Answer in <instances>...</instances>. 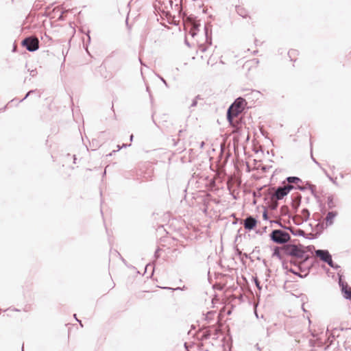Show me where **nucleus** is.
I'll list each match as a JSON object with an SVG mask.
<instances>
[{"instance_id": "1", "label": "nucleus", "mask_w": 351, "mask_h": 351, "mask_svg": "<svg viewBox=\"0 0 351 351\" xmlns=\"http://www.w3.org/2000/svg\"><path fill=\"white\" fill-rule=\"evenodd\" d=\"M245 104L244 99L239 97L229 107L227 112V118L230 122H232V119L243 110Z\"/></svg>"}, {"instance_id": "2", "label": "nucleus", "mask_w": 351, "mask_h": 351, "mask_svg": "<svg viewBox=\"0 0 351 351\" xmlns=\"http://www.w3.org/2000/svg\"><path fill=\"white\" fill-rule=\"evenodd\" d=\"M282 251L285 255L302 258L305 252L302 247L295 245H287L282 248Z\"/></svg>"}, {"instance_id": "3", "label": "nucleus", "mask_w": 351, "mask_h": 351, "mask_svg": "<svg viewBox=\"0 0 351 351\" xmlns=\"http://www.w3.org/2000/svg\"><path fill=\"white\" fill-rule=\"evenodd\" d=\"M271 239L276 243H285L290 239L289 233L282 230H274L270 234Z\"/></svg>"}, {"instance_id": "4", "label": "nucleus", "mask_w": 351, "mask_h": 351, "mask_svg": "<svg viewBox=\"0 0 351 351\" xmlns=\"http://www.w3.org/2000/svg\"><path fill=\"white\" fill-rule=\"evenodd\" d=\"M315 255L318 256L322 261L327 263L328 265L332 268L337 269L339 266L334 265L332 256L328 250H317L315 252Z\"/></svg>"}, {"instance_id": "5", "label": "nucleus", "mask_w": 351, "mask_h": 351, "mask_svg": "<svg viewBox=\"0 0 351 351\" xmlns=\"http://www.w3.org/2000/svg\"><path fill=\"white\" fill-rule=\"evenodd\" d=\"M22 45L25 47L29 51H35L39 47L38 39L36 37H27L22 41Z\"/></svg>"}, {"instance_id": "6", "label": "nucleus", "mask_w": 351, "mask_h": 351, "mask_svg": "<svg viewBox=\"0 0 351 351\" xmlns=\"http://www.w3.org/2000/svg\"><path fill=\"white\" fill-rule=\"evenodd\" d=\"M339 285L341 288V292L343 293V298L351 300V289L348 288L347 283L343 282L340 278L339 280Z\"/></svg>"}, {"instance_id": "7", "label": "nucleus", "mask_w": 351, "mask_h": 351, "mask_svg": "<svg viewBox=\"0 0 351 351\" xmlns=\"http://www.w3.org/2000/svg\"><path fill=\"white\" fill-rule=\"evenodd\" d=\"M257 221L252 216L247 217L244 219L243 226L247 230H252L256 225Z\"/></svg>"}, {"instance_id": "8", "label": "nucleus", "mask_w": 351, "mask_h": 351, "mask_svg": "<svg viewBox=\"0 0 351 351\" xmlns=\"http://www.w3.org/2000/svg\"><path fill=\"white\" fill-rule=\"evenodd\" d=\"M286 190L287 189H285L283 186L278 187L273 197L278 200L282 199L285 196H286L288 194Z\"/></svg>"}, {"instance_id": "9", "label": "nucleus", "mask_w": 351, "mask_h": 351, "mask_svg": "<svg viewBox=\"0 0 351 351\" xmlns=\"http://www.w3.org/2000/svg\"><path fill=\"white\" fill-rule=\"evenodd\" d=\"M337 216L336 212H328L326 217V223L327 226H331L333 223V220Z\"/></svg>"}, {"instance_id": "10", "label": "nucleus", "mask_w": 351, "mask_h": 351, "mask_svg": "<svg viewBox=\"0 0 351 351\" xmlns=\"http://www.w3.org/2000/svg\"><path fill=\"white\" fill-rule=\"evenodd\" d=\"M287 182L289 183V184H291V183H295V184H297L300 182H301V180L298 178V177H288L287 178Z\"/></svg>"}, {"instance_id": "11", "label": "nucleus", "mask_w": 351, "mask_h": 351, "mask_svg": "<svg viewBox=\"0 0 351 351\" xmlns=\"http://www.w3.org/2000/svg\"><path fill=\"white\" fill-rule=\"evenodd\" d=\"M302 216L304 221H306L309 217H310V213L307 209H303L302 210Z\"/></svg>"}, {"instance_id": "12", "label": "nucleus", "mask_w": 351, "mask_h": 351, "mask_svg": "<svg viewBox=\"0 0 351 351\" xmlns=\"http://www.w3.org/2000/svg\"><path fill=\"white\" fill-rule=\"evenodd\" d=\"M237 12L240 16H241L243 18H245L247 16L246 11L242 8H237Z\"/></svg>"}, {"instance_id": "13", "label": "nucleus", "mask_w": 351, "mask_h": 351, "mask_svg": "<svg viewBox=\"0 0 351 351\" xmlns=\"http://www.w3.org/2000/svg\"><path fill=\"white\" fill-rule=\"evenodd\" d=\"M291 232L295 236H304V231L301 229H296L295 230H291Z\"/></svg>"}, {"instance_id": "14", "label": "nucleus", "mask_w": 351, "mask_h": 351, "mask_svg": "<svg viewBox=\"0 0 351 351\" xmlns=\"http://www.w3.org/2000/svg\"><path fill=\"white\" fill-rule=\"evenodd\" d=\"M273 256L278 257L279 259H281V255H280V252L279 251L278 247H276L274 249V251L273 252Z\"/></svg>"}, {"instance_id": "15", "label": "nucleus", "mask_w": 351, "mask_h": 351, "mask_svg": "<svg viewBox=\"0 0 351 351\" xmlns=\"http://www.w3.org/2000/svg\"><path fill=\"white\" fill-rule=\"evenodd\" d=\"M283 187H284L285 189H287V190H286V191H287L288 193H289V191H290L291 190H292V189H293V186L291 184H287V185L284 186Z\"/></svg>"}, {"instance_id": "16", "label": "nucleus", "mask_w": 351, "mask_h": 351, "mask_svg": "<svg viewBox=\"0 0 351 351\" xmlns=\"http://www.w3.org/2000/svg\"><path fill=\"white\" fill-rule=\"evenodd\" d=\"M198 50L202 53L205 52L207 50V47L204 45H200L198 48Z\"/></svg>"}, {"instance_id": "17", "label": "nucleus", "mask_w": 351, "mask_h": 351, "mask_svg": "<svg viewBox=\"0 0 351 351\" xmlns=\"http://www.w3.org/2000/svg\"><path fill=\"white\" fill-rule=\"evenodd\" d=\"M197 106V99H194L191 104V107H195Z\"/></svg>"}, {"instance_id": "18", "label": "nucleus", "mask_w": 351, "mask_h": 351, "mask_svg": "<svg viewBox=\"0 0 351 351\" xmlns=\"http://www.w3.org/2000/svg\"><path fill=\"white\" fill-rule=\"evenodd\" d=\"M160 80L162 81V82H163V83H164V84H165L167 87H168V86H168V84H167V82H166V80H165L163 77H160Z\"/></svg>"}, {"instance_id": "19", "label": "nucleus", "mask_w": 351, "mask_h": 351, "mask_svg": "<svg viewBox=\"0 0 351 351\" xmlns=\"http://www.w3.org/2000/svg\"><path fill=\"white\" fill-rule=\"evenodd\" d=\"M122 148L121 146L120 145H117V151H119ZM117 152V150H114L112 153L109 154L108 156H112V153Z\"/></svg>"}, {"instance_id": "20", "label": "nucleus", "mask_w": 351, "mask_h": 351, "mask_svg": "<svg viewBox=\"0 0 351 351\" xmlns=\"http://www.w3.org/2000/svg\"><path fill=\"white\" fill-rule=\"evenodd\" d=\"M33 92H34V90H30V91H29V92L26 94L25 97L23 99H21V101H23L24 99H26L29 95H30V94H31V93H32Z\"/></svg>"}, {"instance_id": "21", "label": "nucleus", "mask_w": 351, "mask_h": 351, "mask_svg": "<svg viewBox=\"0 0 351 351\" xmlns=\"http://www.w3.org/2000/svg\"><path fill=\"white\" fill-rule=\"evenodd\" d=\"M255 283H256V287H257L259 289H261V287H260V282H258V280L257 279H255Z\"/></svg>"}, {"instance_id": "22", "label": "nucleus", "mask_w": 351, "mask_h": 351, "mask_svg": "<svg viewBox=\"0 0 351 351\" xmlns=\"http://www.w3.org/2000/svg\"><path fill=\"white\" fill-rule=\"evenodd\" d=\"M204 31H205V34H206V39L208 40V36H207L208 29H207L206 27H204Z\"/></svg>"}, {"instance_id": "23", "label": "nucleus", "mask_w": 351, "mask_h": 351, "mask_svg": "<svg viewBox=\"0 0 351 351\" xmlns=\"http://www.w3.org/2000/svg\"><path fill=\"white\" fill-rule=\"evenodd\" d=\"M127 146H128V145H127V144H123V145H121L122 148H123V147H126ZM128 146H130V145H128Z\"/></svg>"}, {"instance_id": "24", "label": "nucleus", "mask_w": 351, "mask_h": 351, "mask_svg": "<svg viewBox=\"0 0 351 351\" xmlns=\"http://www.w3.org/2000/svg\"><path fill=\"white\" fill-rule=\"evenodd\" d=\"M76 320H77V322H79L80 325L82 326V324L81 322L79 319H77V318H76Z\"/></svg>"}, {"instance_id": "25", "label": "nucleus", "mask_w": 351, "mask_h": 351, "mask_svg": "<svg viewBox=\"0 0 351 351\" xmlns=\"http://www.w3.org/2000/svg\"><path fill=\"white\" fill-rule=\"evenodd\" d=\"M132 139H133V135L132 134V135L130 136V141H132Z\"/></svg>"}, {"instance_id": "26", "label": "nucleus", "mask_w": 351, "mask_h": 351, "mask_svg": "<svg viewBox=\"0 0 351 351\" xmlns=\"http://www.w3.org/2000/svg\"><path fill=\"white\" fill-rule=\"evenodd\" d=\"M332 202V199L328 198V203Z\"/></svg>"}, {"instance_id": "27", "label": "nucleus", "mask_w": 351, "mask_h": 351, "mask_svg": "<svg viewBox=\"0 0 351 351\" xmlns=\"http://www.w3.org/2000/svg\"><path fill=\"white\" fill-rule=\"evenodd\" d=\"M263 216L266 217L267 214L265 213H264V215H263Z\"/></svg>"}, {"instance_id": "28", "label": "nucleus", "mask_w": 351, "mask_h": 351, "mask_svg": "<svg viewBox=\"0 0 351 351\" xmlns=\"http://www.w3.org/2000/svg\"><path fill=\"white\" fill-rule=\"evenodd\" d=\"M195 34V33H194V32L192 33L193 36H194Z\"/></svg>"}, {"instance_id": "29", "label": "nucleus", "mask_w": 351, "mask_h": 351, "mask_svg": "<svg viewBox=\"0 0 351 351\" xmlns=\"http://www.w3.org/2000/svg\"><path fill=\"white\" fill-rule=\"evenodd\" d=\"M177 289H180V288L177 287L176 289H175V290H177Z\"/></svg>"}]
</instances>
